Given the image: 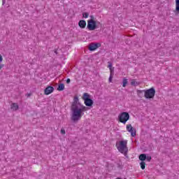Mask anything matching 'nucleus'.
Here are the masks:
<instances>
[{"label": "nucleus", "mask_w": 179, "mask_h": 179, "mask_svg": "<svg viewBox=\"0 0 179 179\" xmlns=\"http://www.w3.org/2000/svg\"><path fill=\"white\" fill-rule=\"evenodd\" d=\"M90 20H94V16L90 15Z\"/></svg>", "instance_id": "23"}, {"label": "nucleus", "mask_w": 179, "mask_h": 179, "mask_svg": "<svg viewBox=\"0 0 179 179\" xmlns=\"http://www.w3.org/2000/svg\"><path fill=\"white\" fill-rule=\"evenodd\" d=\"M131 86H138L139 83H138V82H136L135 80H132L131 82Z\"/></svg>", "instance_id": "17"}, {"label": "nucleus", "mask_w": 179, "mask_h": 179, "mask_svg": "<svg viewBox=\"0 0 179 179\" xmlns=\"http://www.w3.org/2000/svg\"><path fill=\"white\" fill-rule=\"evenodd\" d=\"M52 92H54V87L52 86H48L44 90V93L46 96H48V94H51Z\"/></svg>", "instance_id": "9"}, {"label": "nucleus", "mask_w": 179, "mask_h": 179, "mask_svg": "<svg viewBox=\"0 0 179 179\" xmlns=\"http://www.w3.org/2000/svg\"><path fill=\"white\" fill-rule=\"evenodd\" d=\"M138 159L141 162H145V160H146V154L140 155Z\"/></svg>", "instance_id": "14"}, {"label": "nucleus", "mask_w": 179, "mask_h": 179, "mask_svg": "<svg viewBox=\"0 0 179 179\" xmlns=\"http://www.w3.org/2000/svg\"><path fill=\"white\" fill-rule=\"evenodd\" d=\"M138 95L139 97H144L145 99H155V94H156V90L154 87H151L148 90H138L137 91Z\"/></svg>", "instance_id": "2"}, {"label": "nucleus", "mask_w": 179, "mask_h": 179, "mask_svg": "<svg viewBox=\"0 0 179 179\" xmlns=\"http://www.w3.org/2000/svg\"><path fill=\"white\" fill-rule=\"evenodd\" d=\"M11 109L13 110L14 111H17L19 110V105L16 103H13L11 104Z\"/></svg>", "instance_id": "11"}, {"label": "nucleus", "mask_w": 179, "mask_h": 179, "mask_svg": "<svg viewBox=\"0 0 179 179\" xmlns=\"http://www.w3.org/2000/svg\"><path fill=\"white\" fill-rule=\"evenodd\" d=\"M60 132H61V134H62V135H65V129H62L61 131H60Z\"/></svg>", "instance_id": "22"}, {"label": "nucleus", "mask_w": 179, "mask_h": 179, "mask_svg": "<svg viewBox=\"0 0 179 179\" xmlns=\"http://www.w3.org/2000/svg\"><path fill=\"white\" fill-rule=\"evenodd\" d=\"M128 141L127 140L120 141L117 146V150L120 153L124 155L125 157H128V147L127 146Z\"/></svg>", "instance_id": "3"}, {"label": "nucleus", "mask_w": 179, "mask_h": 179, "mask_svg": "<svg viewBox=\"0 0 179 179\" xmlns=\"http://www.w3.org/2000/svg\"><path fill=\"white\" fill-rule=\"evenodd\" d=\"M127 85H128V79L124 78H123V81H122V87H125Z\"/></svg>", "instance_id": "15"}, {"label": "nucleus", "mask_w": 179, "mask_h": 179, "mask_svg": "<svg viewBox=\"0 0 179 179\" xmlns=\"http://www.w3.org/2000/svg\"><path fill=\"white\" fill-rule=\"evenodd\" d=\"M6 0H2V5H5Z\"/></svg>", "instance_id": "26"}, {"label": "nucleus", "mask_w": 179, "mask_h": 179, "mask_svg": "<svg viewBox=\"0 0 179 179\" xmlns=\"http://www.w3.org/2000/svg\"><path fill=\"white\" fill-rule=\"evenodd\" d=\"M127 129L128 132H130L131 136H136V129H134L131 124H127Z\"/></svg>", "instance_id": "8"}, {"label": "nucleus", "mask_w": 179, "mask_h": 179, "mask_svg": "<svg viewBox=\"0 0 179 179\" xmlns=\"http://www.w3.org/2000/svg\"><path fill=\"white\" fill-rule=\"evenodd\" d=\"M99 24H101L100 22H97V21L90 20L87 21V29L91 31L96 30V29H99Z\"/></svg>", "instance_id": "6"}, {"label": "nucleus", "mask_w": 179, "mask_h": 179, "mask_svg": "<svg viewBox=\"0 0 179 179\" xmlns=\"http://www.w3.org/2000/svg\"><path fill=\"white\" fill-rule=\"evenodd\" d=\"M3 60V58L2 57V55H0V62H2Z\"/></svg>", "instance_id": "25"}, {"label": "nucleus", "mask_w": 179, "mask_h": 179, "mask_svg": "<svg viewBox=\"0 0 179 179\" xmlns=\"http://www.w3.org/2000/svg\"><path fill=\"white\" fill-rule=\"evenodd\" d=\"M54 52L56 54V55H59V54H61V49H55Z\"/></svg>", "instance_id": "19"}, {"label": "nucleus", "mask_w": 179, "mask_h": 179, "mask_svg": "<svg viewBox=\"0 0 179 179\" xmlns=\"http://www.w3.org/2000/svg\"><path fill=\"white\" fill-rule=\"evenodd\" d=\"M66 83H68V84L71 83V79L67 78Z\"/></svg>", "instance_id": "24"}, {"label": "nucleus", "mask_w": 179, "mask_h": 179, "mask_svg": "<svg viewBox=\"0 0 179 179\" xmlns=\"http://www.w3.org/2000/svg\"><path fill=\"white\" fill-rule=\"evenodd\" d=\"M129 113L127 112H122L118 115L119 122L124 124H127V122L129 121Z\"/></svg>", "instance_id": "5"}, {"label": "nucleus", "mask_w": 179, "mask_h": 179, "mask_svg": "<svg viewBox=\"0 0 179 179\" xmlns=\"http://www.w3.org/2000/svg\"><path fill=\"white\" fill-rule=\"evenodd\" d=\"M64 89H65V85L64 83L59 84L57 87V90L59 92H62V90H64Z\"/></svg>", "instance_id": "13"}, {"label": "nucleus", "mask_w": 179, "mask_h": 179, "mask_svg": "<svg viewBox=\"0 0 179 179\" xmlns=\"http://www.w3.org/2000/svg\"><path fill=\"white\" fill-rule=\"evenodd\" d=\"M146 160H147V162H150V160H152V157L151 156H146Z\"/></svg>", "instance_id": "21"}, {"label": "nucleus", "mask_w": 179, "mask_h": 179, "mask_svg": "<svg viewBox=\"0 0 179 179\" xmlns=\"http://www.w3.org/2000/svg\"><path fill=\"white\" fill-rule=\"evenodd\" d=\"M99 47H101V44L99 43H92L90 44L88 50L90 51H96V49L99 48Z\"/></svg>", "instance_id": "7"}, {"label": "nucleus", "mask_w": 179, "mask_h": 179, "mask_svg": "<svg viewBox=\"0 0 179 179\" xmlns=\"http://www.w3.org/2000/svg\"><path fill=\"white\" fill-rule=\"evenodd\" d=\"M113 76H114V73H110V77H109V79H108L110 83H111L113 82Z\"/></svg>", "instance_id": "18"}, {"label": "nucleus", "mask_w": 179, "mask_h": 179, "mask_svg": "<svg viewBox=\"0 0 179 179\" xmlns=\"http://www.w3.org/2000/svg\"><path fill=\"white\" fill-rule=\"evenodd\" d=\"M78 26L80 29H85L86 27V21L85 20H80L78 22Z\"/></svg>", "instance_id": "10"}, {"label": "nucleus", "mask_w": 179, "mask_h": 179, "mask_svg": "<svg viewBox=\"0 0 179 179\" xmlns=\"http://www.w3.org/2000/svg\"><path fill=\"white\" fill-rule=\"evenodd\" d=\"M82 99L83 100H84V103L87 107H92L93 104H94L93 99L90 98V94H89L88 93H84Z\"/></svg>", "instance_id": "4"}, {"label": "nucleus", "mask_w": 179, "mask_h": 179, "mask_svg": "<svg viewBox=\"0 0 179 179\" xmlns=\"http://www.w3.org/2000/svg\"><path fill=\"white\" fill-rule=\"evenodd\" d=\"M4 65L3 64H0V71L3 68Z\"/></svg>", "instance_id": "27"}, {"label": "nucleus", "mask_w": 179, "mask_h": 179, "mask_svg": "<svg viewBox=\"0 0 179 179\" xmlns=\"http://www.w3.org/2000/svg\"><path fill=\"white\" fill-rule=\"evenodd\" d=\"M89 106L86 107L79 101V98L78 96H75L73 98V101L71 106V110L72 113L71 115V121L73 122H76V121H79L80 118L83 116V113L85 111H87L90 110Z\"/></svg>", "instance_id": "1"}, {"label": "nucleus", "mask_w": 179, "mask_h": 179, "mask_svg": "<svg viewBox=\"0 0 179 179\" xmlns=\"http://www.w3.org/2000/svg\"><path fill=\"white\" fill-rule=\"evenodd\" d=\"M83 17H85V19H87V17H89V13H83Z\"/></svg>", "instance_id": "20"}, {"label": "nucleus", "mask_w": 179, "mask_h": 179, "mask_svg": "<svg viewBox=\"0 0 179 179\" xmlns=\"http://www.w3.org/2000/svg\"><path fill=\"white\" fill-rule=\"evenodd\" d=\"M108 68H109L110 73H114V67H113V63H111V62H108Z\"/></svg>", "instance_id": "12"}, {"label": "nucleus", "mask_w": 179, "mask_h": 179, "mask_svg": "<svg viewBox=\"0 0 179 179\" xmlns=\"http://www.w3.org/2000/svg\"><path fill=\"white\" fill-rule=\"evenodd\" d=\"M26 96H27V97H30V96H31V93L27 94Z\"/></svg>", "instance_id": "28"}, {"label": "nucleus", "mask_w": 179, "mask_h": 179, "mask_svg": "<svg viewBox=\"0 0 179 179\" xmlns=\"http://www.w3.org/2000/svg\"><path fill=\"white\" fill-rule=\"evenodd\" d=\"M140 166L142 170H145V167H146V163L145 162H141L140 163Z\"/></svg>", "instance_id": "16"}]
</instances>
